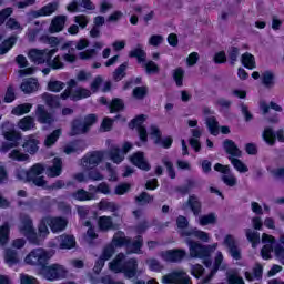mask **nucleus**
Returning a JSON list of instances; mask_svg holds the SVG:
<instances>
[{
	"instance_id": "f257e3e1",
	"label": "nucleus",
	"mask_w": 284,
	"mask_h": 284,
	"mask_svg": "<svg viewBox=\"0 0 284 284\" xmlns=\"http://www.w3.org/2000/svg\"><path fill=\"white\" fill-rule=\"evenodd\" d=\"M52 254L45 248H33L26 257L27 265H33L40 268V274L45 281H61L68 276V268L65 266L54 263L48 265Z\"/></svg>"
},
{
	"instance_id": "f03ea898",
	"label": "nucleus",
	"mask_w": 284,
	"mask_h": 284,
	"mask_svg": "<svg viewBox=\"0 0 284 284\" xmlns=\"http://www.w3.org/2000/svg\"><path fill=\"white\" fill-rule=\"evenodd\" d=\"M0 132L7 142H2L1 150L3 152H10L13 148H19L21 139L23 135L17 130L14 123L10 121L2 122L0 126Z\"/></svg>"
},
{
	"instance_id": "7ed1b4c3",
	"label": "nucleus",
	"mask_w": 284,
	"mask_h": 284,
	"mask_svg": "<svg viewBox=\"0 0 284 284\" xmlns=\"http://www.w3.org/2000/svg\"><path fill=\"white\" fill-rule=\"evenodd\" d=\"M223 149L225 150L226 154H230L229 161H231V165L240 172L241 174H244L245 172H250V168L246 166L241 159H237L241 156L242 152L241 149L236 145V143L230 139L224 140L223 142ZM237 156V158H234Z\"/></svg>"
},
{
	"instance_id": "20e7f679",
	"label": "nucleus",
	"mask_w": 284,
	"mask_h": 284,
	"mask_svg": "<svg viewBox=\"0 0 284 284\" xmlns=\"http://www.w3.org/2000/svg\"><path fill=\"white\" fill-rule=\"evenodd\" d=\"M59 52V48L55 49H30L28 58L34 65L47 64Z\"/></svg>"
},
{
	"instance_id": "39448f33",
	"label": "nucleus",
	"mask_w": 284,
	"mask_h": 284,
	"mask_svg": "<svg viewBox=\"0 0 284 284\" xmlns=\"http://www.w3.org/2000/svg\"><path fill=\"white\" fill-rule=\"evenodd\" d=\"M21 232H23L26 239L31 243L32 245H41L40 235H38L37 231L34 230V224L32 222V219L30 216L24 215L22 219V227Z\"/></svg>"
},
{
	"instance_id": "423d86ee",
	"label": "nucleus",
	"mask_w": 284,
	"mask_h": 284,
	"mask_svg": "<svg viewBox=\"0 0 284 284\" xmlns=\"http://www.w3.org/2000/svg\"><path fill=\"white\" fill-rule=\"evenodd\" d=\"M191 258H205L212 252L211 247L194 240L186 241Z\"/></svg>"
},
{
	"instance_id": "0eeeda50",
	"label": "nucleus",
	"mask_w": 284,
	"mask_h": 284,
	"mask_svg": "<svg viewBox=\"0 0 284 284\" xmlns=\"http://www.w3.org/2000/svg\"><path fill=\"white\" fill-rule=\"evenodd\" d=\"M104 158L105 153L103 151H92L82 158L81 163L85 170H94Z\"/></svg>"
},
{
	"instance_id": "6e6552de",
	"label": "nucleus",
	"mask_w": 284,
	"mask_h": 284,
	"mask_svg": "<svg viewBox=\"0 0 284 284\" xmlns=\"http://www.w3.org/2000/svg\"><path fill=\"white\" fill-rule=\"evenodd\" d=\"M150 134L154 140L155 145H161L164 150H170L172 148V143H174V139L172 136L168 135L163 139V133L161 132V129L159 126L152 124L150 126Z\"/></svg>"
},
{
	"instance_id": "1a4fd4ad",
	"label": "nucleus",
	"mask_w": 284,
	"mask_h": 284,
	"mask_svg": "<svg viewBox=\"0 0 284 284\" xmlns=\"http://www.w3.org/2000/svg\"><path fill=\"white\" fill-rule=\"evenodd\" d=\"M36 119L37 122L41 125H54V123H57V118L54 116V113L49 112L43 104L37 105Z\"/></svg>"
},
{
	"instance_id": "9d476101",
	"label": "nucleus",
	"mask_w": 284,
	"mask_h": 284,
	"mask_svg": "<svg viewBox=\"0 0 284 284\" xmlns=\"http://www.w3.org/2000/svg\"><path fill=\"white\" fill-rule=\"evenodd\" d=\"M163 284H192V280L187 273L183 271H174L162 277Z\"/></svg>"
},
{
	"instance_id": "9b49d317",
	"label": "nucleus",
	"mask_w": 284,
	"mask_h": 284,
	"mask_svg": "<svg viewBox=\"0 0 284 284\" xmlns=\"http://www.w3.org/2000/svg\"><path fill=\"white\" fill-rule=\"evenodd\" d=\"M187 253L183 248L168 250L161 253V257L168 263H181Z\"/></svg>"
},
{
	"instance_id": "f8f14e48",
	"label": "nucleus",
	"mask_w": 284,
	"mask_h": 284,
	"mask_svg": "<svg viewBox=\"0 0 284 284\" xmlns=\"http://www.w3.org/2000/svg\"><path fill=\"white\" fill-rule=\"evenodd\" d=\"M139 273V261L136 258L131 257L125 260L123 263V267L121 270V274H124L125 278H134Z\"/></svg>"
},
{
	"instance_id": "ddd939ff",
	"label": "nucleus",
	"mask_w": 284,
	"mask_h": 284,
	"mask_svg": "<svg viewBox=\"0 0 284 284\" xmlns=\"http://www.w3.org/2000/svg\"><path fill=\"white\" fill-rule=\"evenodd\" d=\"M130 161L139 170H143L144 172H150V170H152L150 163L145 161V153H143V151H138L133 153L130 156Z\"/></svg>"
},
{
	"instance_id": "4468645a",
	"label": "nucleus",
	"mask_w": 284,
	"mask_h": 284,
	"mask_svg": "<svg viewBox=\"0 0 284 284\" xmlns=\"http://www.w3.org/2000/svg\"><path fill=\"white\" fill-rule=\"evenodd\" d=\"M45 172V166L41 163L33 164L28 171H19L17 176L20 181H23L24 179H31L34 176H41Z\"/></svg>"
},
{
	"instance_id": "2eb2a0df",
	"label": "nucleus",
	"mask_w": 284,
	"mask_h": 284,
	"mask_svg": "<svg viewBox=\"0 0 284 284\" xmlns=\"http://www.w3.org/2000/svg\"><path fill=\"white\" fill-rule=\"evenodd\" d=\"M224 245L229 248V252L234 258V261H241L242 255H241V248H239V245H236V240L234 239L233 235L227 234L224 239Z\"/></svg>"
},
{
	"instance_id": "dca6fc26",
	"label": "nucleus",
	"mask_w": 284,
	"mask_h": 284,
	"mask_svg": "<svg viewBox=\"0 0 284 284\" xmlns=\"http://www.w3.org/2000/svg\"><path fill=\"white\" fill-rule=\"evenodd\" d=\"M39 139L36 134H30L24 138L22 148L28 154L34 155L39 152Z\"/></svg>"
},
{
	"instance_id": "f3484780",
	"label": "nucleus",
	"mask_w": 284,
	"mask_h": 284,
	"mask_svg": "<svg viewBox=\"0 0 284 284\" xmlns=\"http://www.w3.org/2000/svg\"><path fill=\"white\" fill-rule=\"evenodd\" d=\"M58 9L59 4L57 2H51L47 6H43L39 10L31 11V17H33V19H39L41 17H51V14H54Z\"/></svg>"
},
{
	"instance_id": "a211bd4d",
	"label": "nucleus",
	"mask_w": 284,
	"mask_h": 284,
	"mask_svg": "<svg viewBox=\"0 0 284 284\" xmlns=\"http://www.w3.org/2000/svg\"><path fill=\"white\" fill-rule=\"evenodd\" d=\"M85 150V142L81 139L72 140L63 148L64 154H81Z\"/></svg>"
},
{
	"instance_id": "6ab92c4d",
	"label": "nucleus",
	"mask_w": 284,
	"mask_h": 284,
	"mask_svg": "<svg viewBox=\"0 0 284 284\" xmlns=\"http://www.w3.org/2000/svg\"><path fill=\"white\" fill-rule=\"evenodd\" d=\"M47 221H49V227L53 234H57V232H63V230L68 227V221L63 217L47 216Z\"/></svg>"
},
{
	"instance_id": "aec40b11",
	"label": "nucleus",
	"mask_w": 284,
	"mask_h": 284,
	"mask_svg": "<svg viewBox=\"0 0 284 284\" xmlns=\"http://www.w3.org/2000/svg\"><path fill=\"white\" fill-rule=\"evenodd\" d=\"M61 172H63V160L61 158H54L52 165L47 169V176L57 179V176H61Z\"/></svg>"
},
{
	"instance_id": "412c9836",
	"label": "nucleus",
	"mask_w": 284,
	"mask_h": 284,
	"mask_svg": "<svg viewBox=\"0 0 284 284\" xmlns=\"http://www.w3.org/2000/svg\"><path fill=\"white\" fill-rule=\"evenodd\" d=\"M77 247V237L70 234H62L59 236L60 250H74Z\"/></svg>"
},
{
	"instance_id": "4be33fe9",
	"label": "nucleus",
	"mask_w": 284,
	"mask_h": 284,
	"mask_svg": "<svg viewBox=\"0 0 284 284\" xmlns=\"http://www.w3.org/2000/svg\"><path fill=\"white\" fill-rule=\"evenodd\" d=\"M125 254L118 253L116 256L109 263V268L114 274H121V270H123V263H125Z\"/></svg>"
},
{
	"instance_id": "5701e85b",
	"label": "nucleus",
	"mask_w": 284,
	"mask_h": 284,
	"mask_svg": "<svg viewBox=\"0 0 284 284\" xmlns=\"http://www.w3.org/2000/svg\"><path fill=\"white\" fill-rule=\"evenodd\" d=\"M186 205L190 207L194 216H199L203 210V203H201V200H199V196L195 194L189 196Z\"/></svg>"
},
{
	"instance_id": "b1692460",
	"label": "nucleus",
	"mask_w": 284,
	"mask_h": 284,
	"mask_svg": "<svg viewBox=\"0 0 284 284\" xmlns=\"http://www.w3.org/2000/svg\"><path fill=\"white\" fill-rule=\"evenodd\" d=\"M88 129H85V124L81 119H73L71 121V130L69 135L79 136L81 134H87Z\"/></svg>"
},
{
	"instance_id": "393cba45",
	"label": "nucleus",
	"mask_w": 284,
	"mask_h": 284,
	"mask_svg": "<svg viewBox=\"0 0 284 284\" xmlns=\"http://www.w3.org/2000/svg\"><path fill=\"white\" fill-rule=\"evenodd\" d=\"M72 199L74 201H79L80 203H83L85 201H97V195L94 193H89L84 189H79L75 192L71 194Z\"/></svg>"
},
{
	"instance_id": "a878e982",
	"label": "nucleus",
	"mask_w": 284,
	"mask_h": 284,
	"mask_svg": "<svg viewBox=\"0 0 284 284\" xmlns=\"http://www.w3.org/2000/svg\"><path fill=\"white\" fill-rule=\"evenodd\" d=\"M92 97V91L90 89L80 87L75 89L71 95H69L70 101H83V99H90Z\"/></svg>"
},
{
	"instance_id": "bb28decb",
	"label": "nucleus",
	"mask_w": 284,
	"mask_h": 284,
	"mask_svg": "<svg viewBox=\"0 0 284 284\" xmlns=\"http://www.w3.org/2000/svg\"><path fill=\"white\" fill-rule=\"evenodd\" d=\"M20 89L24 94H32L39 90V81L34 78L27 79L20 85Z\"/></svg>"
},
{
	"instance_id": "cd10ccee",
	"label": "nucleus",
	"mask_w": 284,
	"mask_h": 284,
	"mask_svg": "<svg viewBox=\"0 0 284 284\" xmlns=\"http://www.w3.org/2000/svg\"><path fill=\"white\" fill-rule=\"evenodd\" d=\"M17 36H11L0 43V57L8 54L17 45Z\"/></svg>"
},
{
	"instance_id": "c85d7f7f",
	"label": "nucleus",
	"mask_w": 284,
	"mask_h": 284,
	"mask_svg": "<svg viewBox=\"0 0 284 284\" xmlns=\"http://www.w3.org/2000/svg\"><path fill=\"white\" fill-rule=\"evenodd\" d=\"M65 16H57L50 24V32L51 34H54L57 32H62L63 28H65Z\"/></svg>"
},
{
	"instance_id": "c756f323",
	"label": "nucleus",
	"mask_w": 284,
	"mask_h": 284,
	"mask_svg": "<svg viewBox=\"0 0 284 284\" xmlns=\"http://www.w3.org/2000/svg\"><path fill=\"white\" fill-rule=\"evenodd\" d=\"M181 236H194L203 243H210V234L201 230L181 231Z\"/></svg>"
},
{
	"instance_id": "7c9ffc66",
	"label": "nucleus",
	"mask_w": 284,
	"mask_h": 284,
	"mask_svg": "<svg viewBox=\"0 0 284 284\" xmlns=\"http://www.w3.org/2000/svg\"><path fill=\"white\" fill-rule=\"evenodd\" d=\"M262 139L266 142V145H270L271 148L276 145V132H274V129L270 126L264 129Z\"/></svg>"
},
{
	"instance_id": "2f4dec72",
	"label": "nucleus",
	"mask_w": 284,
	"mask_h": 284,
	"mask_svg": "<svg viewBox=\"0 0 284 284\" xmlns=\"http://www.w3.org/2000/svg\"><path fill=\"white\" fill-rule=\"evenodd\" d=\"M109 159H111L112 163H116V165H119V163H123L125 155L119 146H113L109 151Z\"/></svg>"
},
{
	"instance_id": "473e14b6",
	"label": "nucleus",
	"mask_w": 284,
	"mask_h": 284,
	"mask_svg": "<svg viewBox=\"0 0 284 284\" xmlns=\"http://www.w3.org/2000/svg\"><path fill=\"white\" fill-rule=\"evenodd\" d=\"M34 125H37L34 123V118L27 115L24 118H22L19 122H18V128L20 130H22V132H28L30 130H33Z\"/></svg>"
},
{
	"instance_id": "72a5a7b5",
	"label": "nucleus",
	"mask_w": 284,
	"mask_h": 284,
	"mask_svg": "<svg viewBox=\"0 0 284 284\" xmlns=\"http://www.w3.org/2000/svg\"><path fill=\"white\" fill-rule=\"evenodd\" d=\"M32 111V103L18 104L11 110V114L14 116H23V114H30Z\"/></svg>"
},
{
	"instance_id": "f704fd0d",
	"label": "nucleus",
	"mask_w": 284,
	"mask_h": 284,
	"mask_svg": "<svg viewBox=\"0 0 284 284\" xmlns=\"http://www.w3.org/2000/svg\"><path fill=\"white\" fill-rule=\"evenodd\" d=\"M242 65L246 68V70H254L256 68V58L250 52H245L241 58Z\"/></svg>"
},
{
	"instance_id": "c9c22d12",
	"label": "nucleus",
	"mask_w": 284,
	"mask_h": 284,
	"mask_svg": "<svg viewBox=\"0 0 284 284\" xmlns=\"http://www.w3.org/2000/svg\"><path fill=\"white\" fill-rule=\"evenodd\" d=\"M115 247H130V237L125 236V233L121 235H114L112 239V244Z\"/></svg>"
},
{
	"instance_id": "e433bc0d",
	"label": "nucleus",
	"mask_w": 284,
	"mask_h": 284,
	"mask_svg": "<svg viewBox=\"0 0 284 284\" xmlns=\"http://www.w3.org/2000/svg\"><path fill=\"white\" fill-rule=\"evenodd\" d=\"M126 247L131 250L132 254H139L143 247V235H136L133 242L130 239V244Z\"/></svg>"
},
{
	"instance_id": "4c0bfd02",
	"label": "nucleus",
	"mask_w": 284,
	"mask_h": 284,
	"mask_svg": "<svg viewBox=\"0 0 284 284\" xmlns=\"http://www.w3.org/2000/svg\"><path fill=\"white\" fill-rule=\"evenodd\" d=\"M62 131L61 129L53 130L49 135H47L44 140L45 148H52L57 141L61 138Z\"/></svg>"
},
{
	"instance_id": "58836bf2",
	"label": "nucleus",
	"mask_w": 284,
	"mask_h": 284,
	"mask_svg": "<svg viewBox=\"0 0 284 284\" xmlns=\"http://www.w3.org/2000/svg\"><path fill=\"white\" fill-rule=\"evenodd\" d=\"M130 59H136L138 63H145L148 59V53L141 48H135L129 52Z\"/></svg>"
},
{
	"instance_id": "ea45409f",
	"label": "nucleus",
	"mask_w": 284,
	"mask_h": 284,
	"mask_svg": "<svg viewBox=\"0 0 284 284\" xmlns=\"http://www.w3.org/2000/svg\"><path fill=\"white\" fill-rule=\"evenodd\" d=\"M50 222L48 221V216L42 217L39 225H38V234L41 239H45L50 234Z\"/></svg>"
},
{
	"instance_id": "a19ab883",
	"label": "nucleus",
	"mask_w": 284,
	"mask_h": 284,
	"mask_svg": "<svg viewBox=\"0 0 284 284\" xmlns=\"http://www.w3.org/2000/svg\"><path fill=\"white\" fill-rule=\"evenodd\" d=\"M43 101L49 108L57 109L61 106V101L59 100V97L50 93L43 94Z\"/></svg>"
},
{
	"instance_id": "79ce46f5",
	"label": "nucleus",
	"mask_w": 284,
	"mask_h": 284,
	"mask_svg": "<svg viewBox=\"0 0 284 284\" xmlns=\"http://www.w3.org/2000/svg\"><path fill=\"white\" fill-rule=\"evenodd\" d=\"M206 126L212 136H219V121L216 120V116L207 118Z\"/></svg>"
},
{
	"instance_id": "37998d69",
	"label": "nucleus",
	"mask_w": 284,
	"mask_h": 284,
	"mask_svg": "<svg viewBox=\"0 0 284 284\" xmlns=\"http://www.w3.org/2000/svg\"><path fill=\"white\" fill-rule=\"evenodd\" d=\"M154 201V196L150 195V193L143 191L138 196H135V203L136 205L143 206L149 205V203H152Z\"/></svg>"
},
{
	"instance_id": "c03bdc74",
	"label": "nucleus",
	"mask_w": 284,
	"mask_h": 284,
	"mask_svg": "<svg viewBox=\"0 0 284 284\" xmlns=\"http://www.w3.org/2000/svg\"><path fill=\"white\" fill-rule=\"evenodd\" d=\"M4 261L8 265H17L19 263L18 253L16 250L7 248L4 252Z\"/></svg>"
},
{
	"instance_id": "a18cd8bd",
	"label": "nucleus",
	"mask_w": 284,
	"mask_h": 284,
	"mask_svg": "<svg viewBox=\"0 0 284 284\" xmlns=\"http://www.w3.org/2000/svg\"><path fill=\"white\" fill-rule=\"evenodd\" d=\"M274 253L276 258L284 263V235L280 236V243L274 244Z\"/></svg>"
},
{
	"instance_id": "49530a36",
	"label": "nucleus",
	"mask_w": 284,
	"mask_h": 284,
	"mask_svg": "<svg viewBox=\"0 0 284 284\" xmlns=\"http://www.w3.org/2000/svg\"><path fill=\"white\" fill-rule=\"evenodd\" d=\"M183 79H185V71L183 68L179 67L173 70V81L178 88H183Z\"/></svg>"
},
{
	"instance_id": "de8ad7c7",
	"label": "nucleus",
	"mask_w": 284,
	"mask_h": 284,
	"mask_svg": "<svg viewBox=\"0 0 284 284\" xmlns=\"http://www.w3.org/2000/svg\"><path fill=\"white\" fill-rule=\"evenodd\" d=\"M110 113L114 114L115 112H121V110L125 109V103L120 99L115 98L109 104Z\"/></svg>"
},
{
	"instance_id": "09e8293b",
	"label": "nucleus",
	"mask_w": 284,
	"mask_h": 284,
	"mask_svg": "<svg viewBox=\"0 0 284 284\" xmlns=\"http://www.w3.org/2000/svg\"><path fill=\"white\" fill-rule=\"evenodd\" d=\"M99 229L103 232L108 230H112L114 223L112 222V217L110 216H101L98 221Z\"/></svg>"
},
{
	"instance_id": "8fccbe9b",
	"label": "nucleus",
	"mask_w": 284,
	"mask_h": 284,
	"mask_svg": "<svg viewBox=\"0 0 284 284\" xmlns=\"http://www.w3.org/2000/svg\"><path fill=\"white\" fill-rule=\"evenodd\" d=\"M133 99H136L138 101H143L148 97V87H135L132 91Z\"/></svg>"
},
{
	"instance_id": "3c124183",
	"label": "nucleus",
	"mask_w": 284,
	"mask_h": 284,
	"mask_svg": "<svg viewBox=\"0 0 284 284\" xmlns=\"http://www.w3.org/2000/svg\"><path fill=\"white\" fill-rule=\"evenodd\" d=\"M145 114H139L136 115L134 119H132L130 122H129V128L131 130H134L136 128V130H140L141 128H144L143 126V123H145Z\"/></svg>"
},
{
	"instance_id": "603ef678",
	"label": "nucleus",
	"mask_w": 284,
	"mask_h": 284,
	"mask_svg": "<svg viewBox=\"0 0 284 284\" xmlns=\"http://www.w3.org/2000/svg\"><path fill=\"white\" fill-rule=\"evenodd\" d=\"M47 65L48 68H51V70H63V68H65V64L61 61V55H55L54 59H49Z\"/></svg>"
},
{
	"instance_id": "864d4df0",
	"label": "nucleus",
	"mask_w": 284,
	"mask_h": 284,
	"mask_svg": "<svg viewBox=\"0 0 284 284\" xmlns=\"http://www.w3.org/2000/svg\"><path fill=\"white\" fill-rule=\"evenodd\" d=\"M72 88H77V80L74 79H70L68 81L67 89L60 94V99H62V101H68V99H70L71 93L74 92Z\"/></svg>"
},
{
	"instance_id": "5fc2aeb1",
	"label": "nucleus",
	"mask_w": 284,
	"mask_h": 284,
	"mask_svg": "<svg viewBox=\"0 0 284 284\" xmlns=\"http://www.w3.org/2000/svg\"><path fill=\"white\" fill-rule=\"evenodd\" d=\"M10 241V225L4 224L0 226V245H7Z\"/></svg>"
},
{
	"instance_id": "6e6d98bb",
	"label": "nucleus",
	"mask_w": 284,
	"mask_h": 284,
	"mask_svg": "<svg viewBox=\"0 0 284 284\" xmlns=\"http://www.w3.org/2000/svg\"><path fill=\"white\" fill-rule=\"evenodd\" d=\"M9 159H11L12 161L23 162L28 161V159H30V155L20 152L18 149H14L9 153Z\"/></svg>"
},
{
	"instance_id": "4d7b16f0",
	"label": "nucleus",
	"mask_w": 284,
	"mask_h": 284,
	"mask_svg": "<svg viewBox=\"0 0 284 284\" xmlns=\"http://www.w3.org/2000/svg\"><path fill=\"white\" fill-rule=\"evenodd\" d=\"M125 70H128V63L120 64L113 72V79L114 81H123L125 77Z\"/></svg>"
},
{
	"instance_id": "13d9d810",
	"label": "nucleus",
	"mask_w": 284,
	"mask_h": 284,
	"mask_svg": "<svg viewBox=\"0 0 284 284\" xmlns=\"http://www.w3.org/2000/svg\"><path fill=\"white\" fill-rule=\"evenodd\" d=\"M246 239L252 244V247H256L261 243V234L258 232H252V230H246Z\"/></svg>"
},
{
	"instance_id": "bf43d9fd",
	"label": "nucleus",
	"mask_w": 284,
	"mask_h": 284,
	"mask_svg": "<svg viewBox=\"0 0 284 284\" xmlns=\"http://www.w3.org/2000/svg\"><path fill=\"white\" fill-rule=\"evenodd\" d=\"M216 223V213H209L200 217V225L205 227V225H214Z\"/></svg>"
},
{
	"instance_id": "052dcab7",
	"label": "nucleus",
	"mask_w": 284,
	"mask_h": 284,
	"mask_svg": "<svg viewBox=\"0 0 284 284\" xmlns=\"http://www.w3.org/2000/svg\"><path fill=\"white\" fill-rule=\"evenodd\" d=\"M114 252H116V248H114V245L109 244L103 247L100 257L103 258L104 261H110V258L114 256Z\"/></svg>"
},
{
	"instance_id": "680f3d73",
	"label": "nucleus",
	"mask_w": 284,
	"mask_h": 284,
	"mask_svg": "<svg viewBox=\"0 0 284 284\" xmlns=\"http://www.w3.org/2000/svg\"><path fill=\"white\" fill-rule=\"evenodd\" d=\"M163 165L166 168V172L170 179H176V171L174 170V163L168 160V158L162 159Z\"/></svg>"
},
{
	"instance_id": "e2e57ef3",
	"label": "nucleus",
	"mask_w": 284,
	"mask_h": 284,
	"mask_svg": "<svg viewBox=\"0 0 284 284\" xmlns=\"http://www.w3.org/2000/svg\"><path fill=\"white\" fill-rule=\"evenodd\" d=\"M65 88V83L59 81V80H53L48 82V90L49 92H61Z\"/></svg>"
},
{
	"instance_id": "0e129e2a",
	"label": "nucleus",
	"mask_w": 284,
	"mask_h": 284,
	"mask_svg": "<svg viewBox=\"0 0 284 284\" xmlns=\"http://www.w3.org/2000/svg\"><path fill=\"white\" fill-rule=\"evenodd\" d=\"M144 70L146 74H159V72L161 71L159 65L152 60L144 63Z\"/></svg>"
},
{
	"instance_id": "69168bd1",
	"label": "nucleus",
	"mask_w": 284,
	"mask_h": 284,
	"mask_svg": "<svg viewBox=\"0 0 284 284\" xmlns=\"http://www.w3.org/2000/svg\"><path fill=\"white\" fill-rule=\"evenodd\" d=\"M262 82L266 88H272V85H274V73L265 71L262 74Z\"/></svg>"
},
{
	"instance_id": "338daca9",
	"label": "nucleus",
	"mask_w": 284,
	"mask_h": 284,
	"mask_svg": "<svg viewBox=\"0 0 284 284\" xmlns=\"http://www.w3.org/2000/svg\"><path fill=\"white\" fill-rule=\"evenodd\" d=\"M101 85H103V77L97 75L90 84L91 92H93V94H97Z\"/></svg>"
},
{
	"instance_id": "774afa93",
	"label": "nucleus",
	"mask_w": 284,
	"mask_h": 284,
	"mask_svg": "<svg viewBox=\"0 0 284 284\" xmlns=\"http://www.w3.org/2000/svg\"><path fill=\"white\" fill-rule=\"evenodd\" d=\"M191 274L194 278H201L205 274V268L201 264H194L191 266Z\"/></svg>"
}]
</instances>
